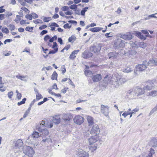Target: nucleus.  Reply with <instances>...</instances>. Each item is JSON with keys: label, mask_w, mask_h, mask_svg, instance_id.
<instances>
[{"label": "nucleus", "mask_w": 157, "mask_h": 157, "mask_svg": "<svg viewBox=\"0 0 157 157\" xmlns=\"http://www.w3.org/2000/svg\"><path fill=\"white\" fill-rule=\"evenodd\" d=\"M99 139V137L98 135H96L90 138L88 140L89 144L90 145L89 146V150L92 152H94L97 148L98 145L97 144H94L97 142Z\"/></svg>", "instance_id": "nucleus-1"}, {"label": "nucleus", "mask_w": 157, "mask_h": 157, "mask_svg": "<svg viewBox=\"0 0 157 157\" xmlns=\"http://www.w3.org/2000/svg\"><path fill=\"white\" fill-rule=\"evenodd\" d=\"M23 151V153L25 155L30 157L33 156L35 152L33 148L29 146L24 147Z\"/></svg>", "instance_id": "nucleus-2"}, {"label": "nucleus", "mask_w": 157, "mask_h": 157, "mask_svg": "<svg viewBox=\"0 0 157 157\" xmlns=\"http://www.w3.org/2000/svg\"><path fill=\"white\" fill-rule=\"evenodd\" d=\"M147 61L145 60L143 62L142 64H139L136 66V71H134V74L135 75H137V71H143L147 68Z\"/></svg>", "instance_id": "nucleus-3"}, {"label": "nucleus", "mask_w": 157, "mask_h": 157, "mask_svg": "<svg viewBox=\"0 0 157 157\" xmlns=\"http://www.w3.org/2000/svg\"><path fill=\"white\" fill-rule=\"evenodd\" d=\"M121 38H118L114 43V46L117 49L122 48L124 47L125 41Z\"/></svg>", "instance_id": "nucleus-4"}, {"label": "nucleus", "mask_w": 157, "mask_h": 157, "mask_svg": "<svg viewBox=\"0 0 157 157\" xmlns=\"http://www.w3.org/2000/svg\"><path fill=\"white\" fill-rule=\"evenodd\" d=\"M127 80L124 78L120 77V76H118L116 77V80L114 83L113 84L115 85L116 87H118L119 86L124 83Z\"/></svg>", "instance_id": "nucleus-5"}, {"label": "nucleus", "mask_w": 157, "mask_h": 157, "mask_svg": "<svg viewBox=\"0 0 157 157\" xmlns=\"http://www.w3.org/2000/svg\"><path fill=\"white\" fill-rule=\"evenodd\" d=\"M74 122L78 124H82L84 121L83 117L78 115L76 116L73 119Z\"/></svg>", "instance_id": "nucleus-6"}, {"label": "nucleus", "mask_w": 157, "mask_h": 157, "mask_svg": "<svg viewBox=\"0 0 157 157\" xmlns=\"http://www.w3.org/2000/svg\"><path fill=\"white\" fill-rule=\"evenodd\" d=\"M93 127L90 131V133L91 134H97L100 132V130L99 127L97 124L93 125Z\"/></svg>", "instance_id": "nucleus-7"}, {"label": "nucleus", "mask_w": 157, "mask_h": 157, "mask_svg": "<svg viewBox=\"0 0 157 157\" xmlns=\"http://www.w3.org/2000/svg\"><path fill=\"white\" fill-rule=\"evenodd\" d=\"M111 78L110 77H109L108 75H106L103 79L102 81L101 82L102 83V85L103 87H105L106 86L108 83H110L111 82Z\"/></svg>", "instance_id": "nucleus-8"}, {"label": "nucleus", "mask_w": 157, "mask_h": 157, "mask_svg": "<svg viewBox=\"0 0 157 157\" xmlns=\"http://www.w3.org/2000/svg\"><path fill=\"white\" fill-rule=\"evenodd\" d=\"M109 107L108 106H105L103 105H101V112L106 117L109 114Z\"/></svg>", "instance_id": "nucleus-9"}, {"label": "nucleus", "mask_w": 157, "mask_h": 157, "mask_svg": "<svg viewBox=\"0 0 157 157\" xmlns=\"http://www.w3.org/2000/svg\"><path fill=\"white\" fill-rule=\"evenodd\" d=\"M78 157H89L88 153L82 149H80L76 153Z\"/></svg>", "instance_id": "nucleus-10"}, {"label": "nucleus", "mask_w": 157, "mask_h": 157, "mask_svg": "<svg viewBox=\"0 0 157 157\" xmlns=\"http://www.w3.org/2000/svg\"><path fill=\"white\" fill-rule=\"evenodd\" d=\"M13 148L14 149H17L19 148L22 146L23 143L21 140L19 139L14 141L13 142Z\"/></svg>", "instance_id": "nucleus-11"}, {"label": "nucleus", "mask_w": 157, "mask_h": 157, "mask_svg": "<svg viewBox=\"0 0 157 157\" xmlns=\"http://www.w3.org/2000/svg\"><path fill=\"white\" fill-rule=\"evenodd\" d=\"M120 37L121 38L126 40H130L132 39V36L131 34L130 33H126L125 34H122L121 35Z\"/></svg>", "instance_id": "nucleus-12"}, {"label": "nucleus", "mask_w": 157, "mask_h": 157, "mask_svg": "<svg viewBox=\"0 0 157 157\" xmlns=\"http://www.w3.org/2000/svg\"><path fill=\"white\" fill-rule=\"evenodd\" d=\"M45 122L44 121H42L40 124H37L36 125V128L38 131L40 132H42L45 128L44 127Z\"/></svg>", "instance_id": "nucleus-13"}, {"label": "nucleus", "mask_w": 157, "mask_h": 157, "mask_svg": "<svg viewBox=\"0 0 157 157\" xmlns=\"http://www.w3.org/2000/svg\"><path fill=\"white\" fill-rule=\"evenodd\" d=\"M92 78L94 82H98L101 80V75L100 74L93 75L92 77Z\"/></svg>", "instance_id": "nucleus-14"}, {"label": "nucleus", "mask_w": 157, "mask_h": 157, "mask_svg": "<svg viewBox=\"0 0 157 157\" xmlns=\"http://www.w3.org/2000/svg\"><path fill=\"white\" fill-rule=\"evenodd\" d=\"M86 118L89 126H92L94 124V119L92 117L90 116H87Z\"/></svg>", "instance_id": "nucleus-15"}, {"label": "nucleus", "mask_w": 157, "mask_h": 157, "mask_svg": "<svg viewBox=\"0 0 157 157\" xmlns=\"http://www.w3.org/2000/svg\"><path fill=\"white\" fill-rule=\"evenodd\" d=\"M149 144L152 147H157V140L154 138H152L149 142Z\"/></svg>", "instance_id": "nucleus-16"}, {"label": "nucleus", "mask_w": 157, "mask_h": 157, "mask_svg": "<svg viewBox=\"0 0 157 157\" xmlns=\"http://www.w3.org/2000/svg\"><path fill=\"white\" fill-rule=\"evenodd\" d=\"M135 89H136V96H138L140 95L143 94L145 92L144 88L142 89L138 87H135Z\"/></svg>", "instance_id": "nucleus-17"}, {"label": "nucleus", "mask_w": 157, "mask_h": 157, "mask_svg": "<svg viewBox=\"0 0 157 157\" xmlns=\"http://www.w3.org/2000/svg\"><path fill=\"white\" fill-rule=\"evenodd\" d=\"M92 56V54L87 51H85L82 54V57L86 59L89 58Z\"/></svg>", "instance_id": "nucleus-18"}, {"label": "nucleus", "mask_w": 157, "mask_h": 157, "mask_svg": "<svg viewBox=\"0 0 157 157\" xmlns=\"http://www.w3.org/2000/svg\"><path fill=\"white\" fill-rule=\"evenodd\" d=\"M135 87L133 88L132 89H131L128 90L127 92L128 94H129L130 95H132L133 96H136V92Z\"/></svg>", "instance_id": "nucleus-19"}, {"label": "nucleus", "mask_w": 157, "mask_h": 157, "mask_svg": "<svg viewBox=\"0 0 157 157\" xmlns=\"http://www.w3.org/2000/svg\"><path fill=\"white\" fill-rule=\"evenodd\" d=\"M147 66L150 65V66H154L157 65V61L156 60L152 59L149 60L148 62H147Z\"/></svg>", "instance_id": "nucleus-20"}, {"label": "nucleus", "mask_w": 157, "mask_h": 157, "mask_svg": "<svg viewBox=\"0 0 157 157\" xmlns=\"http://www.w3.org/2000/svg\"><path fill=\"white\" fill-rule=\"evenodd\" d=\"M52 121L56 124H59L60 122V118L59 116H56L53 117Z\"/></svg>", "instance_id": "nucleus-21"}, {"label": "nucleus", "mask_w": 157, "mask_h": 157, "mask_svg": "<svg viewBox=\"0 0 157 157\" xmlns=\"http://www.w3.org/2000/svg\"><path fill=\"white\" fill-rule=\"evenodd\" d=\"M34 91L36 92V100H38L43 98L42 95L40 94H39V93L38 90L36 89V88H35Z\"/></svg>", "instance_id": "nucleus-22"}, {"label": "nucleus", "mask_w": 157, "mask_h": 157, "mask_svg": "<svg viewBox=\"0 0 157 157\" xmlns=\"http://www.w3.org/2000/svg\"><path fill=\"white\" fill-rule=\"evenodd\" d=\"M103 28L96 27L90 29V30L93 32H99Z\"/></svg>", "instance_id": "nucleus-23"}, {"label": "nucleus", "mask_w": 157, "mask_h": 157, "mask_svg": "<svg viewBox=\"0 0 157 157\" xmlns=\"http://www.w3.org/2000/svg\"><path fill=\"white\" fill-rule=\"evenodd\" d=\"M108 56L109 59H116L117 56L115 52H110L108 54Z\"/></svg>", "instance_id": "nucleus-24"}, {"label": "nucleus", "mask_w": 157, "mask_h": 157, "mask_svg": "<svg viewBox=\"0 0 157 157\" xmlns=\"http://www.w3.org/2000/svg\"><path fill=\"white\" fill-rule=\"evenodd\" d=\"M73 118V117L71 114H67L64 116L63 119L65 121H69Z\"/></svg>", "instance_id": "nucleus-25"}, {"label": "nucleus", "mask_w": 157, "mask_h": 157, "mask_svg": "<svg viewBox=\"0 0 157 157\" xmlns=\"http://www.w3.org/2000/svg\"><path fill=\"white\" fill-rule=\"evenodd\" d=\"M147 95L148 96L155 97L157 95V91H152L150 92L147 93Z\"/></svg>", "instance_id": "nucleus-26"}, {"label": "nucleus", "mask_w": 157, "mask_h": 157, "mask_svg": "<svg viewBox=\"0 0 157 157\" xmlns=\"http://www.w3.org/2000/svg\"><path fill=\"white\" fill-rule=\"evenodd\" d=\"M57 77V73L55 71H54L51 77V78L52 80H56Z\"/></svg>", "instance_id": "nucleus-27"}, {"label": "nucleus", "mask_w": 157, "mask_h": 157, "mask_svg": "<svg viewBox=\"0 0 157 157\" xmlns=\"http://www.w3.org/2000/svg\"><path fill=\"white\" fill-rule=\"evenodd\" d=\"M152 85L150 84L149 85H148L147 86H144L143 88L144 90L146 89L150 90H151L152 89Z\"/></svg>", "instance_id": "nucleus-28"}, {"label": "nucleus", "mask_w": 157, "mask_h": 157, "mask_svg": "<svg viewBox=\"0 0 157 157\" xmlns=\"http://www.w3.org/2000/svg\"><path fill=\"white\" fill-rule=\"evenodd\" d=\"M39 136H40L39 133L36 131H34L32 135V137L34 138H38Z\"/></svg>", "instance_id": "nucleus-29"}, {"label": "nucleus", "mask_w": 157, "mask_h": 157, "mask_svg": "<svg viewBox=\"0 0 157 157\" xmlns=\"http://www.w3.org/2000/svg\"><path fill=\"white\" fill-rule=\"evenodd\" d=\"M133 113H134L133 112H130L128 113H124L122 114V115L123 116L124 118H125L127 116L129 115V114H131V115L130 116V117L131 118L132 117V114Z\"/></svg>", "instance_id": "nucleus-30"}, {"label": "nucleus", "mask_w": 157, "mask_h": 157, "mask_svg": "<svg viewBox=\"0 0 157 157\" xmlns=\"http://www.w3.org/2000/svg\"><path fill=\"white\" fill-rule=\"evenodd\" d=\"M76 39L75 36L73 35L70 37L68 39V41L69 42H71L72 41H75Z\"/></svg>", "instance_id": "nucleus-31"}, {"label": "nucleus", "mask_w": 157, "mask_h": 157, "mask_svg": "<svg viewBox=\"0 0 157 157\" xmlns=\"http://www.w3.org/2000/svg\"><path fill=\"white\" fill-rule=\"evenodd\" d=\"M8 27L10 30L11 31L14 30L16 28L15 26L13 24H9L8 25Z\"/></svg>", "instance_id": "nucleus-32"}, {"label": "nucleus", "mask_w": 157, "mask_h": 157, "mask_svg": "<svg viewBox=\"0 0 157 157\" xmlns=\"http://www.w3.org/2000/svg\"><path fill=\"white\" fill-rule=\"evenodd\" d=\"M2 32L3 33H5L6 34L8 33L9 32V31L8 30V29L6 27L3 28L2 29Z\"/></svg>", "instance_id": "nucleus-33"}, {"label": "nucleus", "mask_w": 157, "mask_h": 157, "mask_svg": "<svg viewBox=\"0 0 157 157\" xmlns=\"http://www.w3.org/2000/svg\"><path fill=\"white\" fill-rule=\"evenodd\" d=\"M132 70L130 67H127V68L125 69H123V72L126 73H128L131 72Z\"/></svg>", "instance_id": "nucleus-34"}, {"label": "nucleus", "mask_w": 157, "mask_h": 157, "mask_svg": "<svg viewBox=\"0 0 157 157\" xmlns=\"http://www.w3.org/2000/svg\"><path fill=\"white\" fill-rule=\"evenodd\" d=\"M93 51L95 53H96L97 54H98L99 52V50L98 49V48H97L96 46H94L93 47Z\"/></svg>", "instance_id": "nucleus-35"}, {"label": "nucleus", "mask_w": 157, "mask_h": 157, "mask_svg": "<svg viewBox=\"0 0 157 157\" xmlns=\"http://www.w3.org/2000/svg\"><path fill=\"white\" fill-rule=\"evenodd\" d=\"M21 9L24 10L26 13L29 14V10L25 7L23 6L21 8Z\"/></svg>", "instance_id": "nucleus-36"}, {"label": "nucleus", "mask_w": 157, "mask_h": 157, "mask_svg": "<svg viewBox=\"0 0 157 157\" xmlns=\"http://www.w3.org/2000/svg\"><path fill=\"white\" fill-rule=\"evenodd\" d=\"M58 50V48H54L53 50L50 51L49 53H48V54H55L56 52H57Z\"/></svg>", "instance_id": "nucleus-37"}, {"label": "nucleus", "mask_w": 157, "mask_h": 157, "mask_svg": "<svg viewBox=\"0 0 157 157\" xmlns=\"http://www.w3.org/2000/svg\"><path fill=\"white\" fill-rule=\"evenodd\" d=\"M26 98H23L22 101H21L20 102H18L17 103V105H22L23 104H24L25 103V101L26 100Z\"/></svg>", "instance_id": "nucleus-38"}, {"label": "nucleus", "mask_w": 157, "mask_h": 157, "mask_svg": "<svg viewBox=\"0 0 157 157\" xmlns=\"http://www.w3.org/2000/svg\"><path fill=\"white\" fill-rule=\"evenodd\" d=\"M51 20L50 17H44L43 19V21L44 22H48Z\"/></svg>", "instance_id": "nucleus-39"}, {"label": "nucleus", "mask_w": 157, "mask_h": 157, "mask_svg": "<svg viewBox=\"0 0 157 157\" xmlns=\"http://www.w3.org/2000/svg\"><path fill=\"white\" fill-rule=\"evenodd\" d=\"M57 38V37L56 36H54L53 37L50 39L49 41L50 42H52L54 40H56Z\"/></svg>", "instance_id": "nucleus-40"}, {"label": "nucleus", "mask_w": 157, "mask_h": 157, "mask_svg": "<svg viewBox=\"0 0 157 157\" xmlns=\"http://www.w3.org/2000/svg\"><path fill=\"white\" fill-rule=\"evenodd\" d=\"M141 31L142 32V33H143L146 34V36H150V37H151V36H150V35H149V33H148V32H147V30H142Z\"/></svg>", "instance_id": "nucleus-41"}, {"label": "nucleus", "mask_w": 157, "mask_h": 157, "mask_svg": "<svg viewBox=\"0 0 157 157\" xmlns=\"http://www.w3.org/2000/svg\"><path fill=\"white\" fill-rule=\"evenodd\" d=\"M43 133V134L44 135L47 136L48 135L49 133V132L48 131L45 129V128L43 130V131L42 132Z\"/></svg>", "instance_id": "nucleus-42"}, {"label": "nucleus", "mask_w": 157, "mask_h": 157, "mask_svg": "<svg viewBox=\"0 0 157 157\" xmlns=\"http://www.w3.org/2000/svg\"><path fill=\"white\" fill-rule=\"evenodd\" d=\"M155 153V150L152 148L150 149V153L148 155L152 156Z\"/></svg>", "instance_id": "nucleus-43"}, {"label": "nucleus", "mask_w": 157, "mask_h": 157, "mask_svg": "<svg viewBox=\"0 0 157 157\" xmlns=\"http://www.w3.org/2000/svg\"><path fill=\"white\" fill-rule=\"evenodd\" d=\"M25 17L29 20H32V16L31 14H28L26 15L25 16Z\"/></svg>", "instance_id": "nucleus-44"}, {"label": "nucleus", "mask_w": 157, "mask_h": 157, "mask_svg": "<svg viewBox=\"0 0 157 157\" xmlns=\"http://www.w3.org/2000/svg\"><path fill=\"white\" fill-rule=\"evenodd\" d=\"M31 14L32 15V18H33V17L34 19L37 18L38 17V15L34 13H32Z\"/></svg>", "instance_id": "nucleus-45"}, {"label": "nucleus", "mask_w": 157, "mask_h": 157, "mask_svg": "<svg viewBox=\"0 0 157 157\" xmlns=\"http://www.w3.org/2000/svg\"><path fill=\"white\" fill-rule=\"evenodd\" d=\"M21 16L19 15H16V17L17 18L15 19L14 20V21L17 23H18L19 21L20 20H21V18H20Z\"/></svg>", "instance_id": "nucleus-46"}, {"label": "nucleus", "mask_w": 157, "mask_h": 157, "mask_svg": "<svg viewBox=\"0 0 157 157\" xmlns=\"http://www.w3.org/2000/svg\"><path fill=\"white\" fill-rule=\"evenodd\" d=\"M33 22L35 24H38V23H42L43 22L42 21L39 19H37V20L36 21H33Z\"/></svg>", "instance_id": "nucleus-47"}, {"label": "nucleus", "mask_w": 157, "mask_h": 157, "mask_svg": "<svg viewBox=\"0 0 157 157\" xmlns=\"http://www.w3.org/2000/svg\"><path fill=\"white\" fill-rule=\"evenodd\" d=\"M71 27V25H70V24L67 23L65 24L63 26V27L65 29L68 28L70 29Z\"/></svg>", "instance_id": "nucleus-48"}, {"label": "nucleus", "mask_w": 157, "mask_h": 157, "mask_svg": "<svg viewBox=\"0 0 157 157\" xmlns=\"http://www.w3.org/2000/svg\"><path fill=\"white\" fill-rule=\"evenodd\" d=\"M12 13L11 12H6V17H8L12 15Z\"/></svg>", "instance_id": "nucleus-49"}, {"label": "nucleus", "mask_w": 157, "mask_h": 157, "mask_svg": "<svg viewBox=\"0 0 157 157\" xmlns=\"http://www.w3.org/2000/svg\"><path fill=\"white\" fill-rule=\"evenodd\" d=\"M75 57L76 56H75V55L72 52L70 55L69 58L70 59H74Z\"/></svg>", "instance_id": "nucleus-50"}, {"label": "nucleus", "mask_w": 157, "mask_h": 157, "mask_svg": "<svg viewBox=\"0 0 157 157\" xmlns=\"http://www.w3.org/2000/svg\"><path fill=\"white\" fill-rule=\"evenodd\" d=\"M16 77L17 78L20 79L21 80H23L22 79V78H25V76L23 75H16Z\"/></svg>", "instance_id": "nucleus-51"}, {"label": "nucleus", "mask_w": 157, "mask_h": 157, "mask_svg": "<svg viewBox=\"0 0 157 157\" xmlns=\"http://www.w3.org/2000/svg\"><path fill=\"white\" fill-rule=\"evenodd\" d=\"M13 92L12 91H11V92H9L8 93L7 95H8V98L10 99L11 98L12 96L13 95Z\"/></svg>", "instance_id": "nucleus-52"}, {"label": "nucleus", "mask_w": 157, "mask_h": 157, "mask_svg": "<svg viewBox=\"0 0 157 157\" xmlns=\"http://www.w3.org/2000/svg\"><path fill=\"white\" fill-rule=\"evenodd\" d=\"M77 6L76 5H75V4H73V5H71L70 6V8L71 9H76L77 8Z\"/></svg>", "instance_id": "nucleus-53"}, {"label": "nucleus", "mask_w": 157, "mask_h": 157, "mask_svg": "<svg viewBox=\"0 0 157 157\" xmlns=\"http://www.w3.org/2000/svg\"><path fill=\"white\" fill-rule=\"evenodd\" d=\"M69 8L67 6H64L62 7V10L63 11L68 10H69Z\"/></svg>", "instance_id": "nucleus-54"}, {"label": "nucleus", "mask_w": 157, "mask_h": 157, "mask_svg": "<svg viewBox=\"0 0 157 157\" xmlns=\"http://www.w3.org/2000/svg\"><path fill=\"white\" fill-rule=\"evenodd\" d=\"M52 48H54V49L55 48H58L57 44L56 42H53V45Z\"/></svg>", "instance_id": "nucleus-55"}, {"label": "nucleus", "mask_w": 157, "mask_h": 157, "mask_svg": "<svg viewBox=\"0 0 157 157\" xmlns=\"http://www.w3.org/2000/svg\"><path fill=\"white\" fill-rule=\"evenodd\" d=\"M52 48H54V49L55 48H58L57 44L56 42H53V45Z\"/></svg>", "instance_id": "nucleus-56"}, {"label": "nucleus", "mask_w": 157, "mask_h": 157, "mask_svg": "<svg viewBox=\"0 0 157 157\" xmlns=\"http://www.w3.org/2000/svg\"><path fill=\"white\" fill-rule=\"evenodd\" d=\"M155 14H152L151 15H149L147 17V19H149L150 18H152V17L157 18V17L155 16Z\"/></svg>", "instance_id": "nucleus-57"}, {"label": "nucleus", "mask_w": 157, "mask_h": 157, "mask_svg": "<svg viewBox=\"0 0 157 157\" xmlns=\"http://www.w3.org/2000/svg\"><path fill=\"white\" fill-rule=\"evenodd\" d=\"M91 72L90 71L86 70L85 72L86 75L88 76L91 73Z\"/></svg>", "instance_id": "nucleus-58"}, {"label": "nucleus", "mask_w": 157, "mask_h": 157, "mask_svg": "<svg viewBox=\"0 0 157 157\" xmlns=\"http://www.w3.org/2000/svg\"><path fill=\"white\" fill-rule=\"evenodd\" d=\"M157 110V108L155 107L150 112V114H152L155 112Z\"/></svg>", "instance_id": "nucleus-59"}, {"label": "nucleus", "mask_w": 157, "mask_h": 157, "mask_svg": "<svg viewBox=\"0 0 157 157\" xmlns=\"http://www.w3.org/2000/svg\"><path fill=\"white\" fill-rule=\"evenodd\" d=\"M50 26H55L56 27H59V25L56 23L54 22L50 25Z\"/></svg>", "instance_id": "nucleus-60"}, {"label": "nucleus", "mask_w": 157, "mask_h": 157, "mask_svg": "<svg viewBox=\"0 0 157 157\" xmlns=\"http://www.w3.org/2000/svg\"><path fill=\"white\" fill-rule=\"evenodd\" d=\"M50 37L48 35L45 36L44 38V40L45 41H46L50 39Z\"/></svg>", "instance_id": "nucleus-61"}, {"label": "nucleus", "mask_w": 157, "mask_h": 157, "mask_svg": "<svg viewBox=\"0 0 157 157\" xmlns=\"http://www.w3.org/2000/svg\"><path fill=\"white\" fill-rule=\"evenodd\" d=\"M135 35L136 36H138V37H139L140 35H141V33L139 32L136 31L135 32Z\"/></svg>", "instance_id": "nucleus-62"}, {"label": "nucleus", "mask_w": 157, "mask_h": 157, "mask_svg": "<svg viewBox=\"0 0 157 157\" xmlns=\"http://www.w3.org/2000/svg\"><path fill=\"white\" fill-rule=\"evenodd\" d=\"M12 41V39H8L5 40L4 41V43L5 44H6V42L10 43Z\"/></svg>", "instance_id": "nucleus-63"}, {"label": "nucleus", "mask_w": 157, "mask_h": 157, "mask_svg": "<svg viewBox=\"0 0 157 157\" xmlns=\"http://www.w3.org/2000/svg\"><path fill=\"white\" fill-rule=\"evenodd\" d=\"M48 33V31L46 30H43L41 32L40 34L41 35H43Z\"/></svg>", "instance_id": "nucleus-64"}]
</instances>
